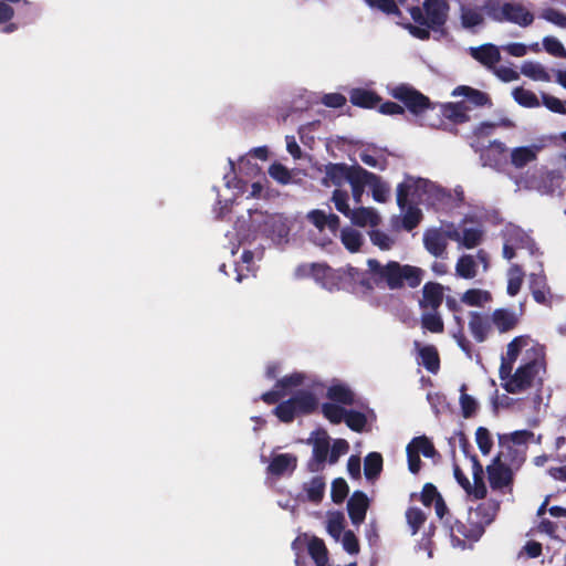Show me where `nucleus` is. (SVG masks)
Returning <instances> with one entry per match:
<instances>
[{"label":"nucleus","instance_id":"338daca9","mask_svg":"<svg viewBox=\"0 0 566 566\" xmlns=\"http://www.w3.org/2000/svg\"><path fill=\"white\" fill-rule=\"evenodd\" d=\"M492 71L503 82H513L520 78L518 72L509 66L496 67L495 65Z\"/></svg>","mask_w":566,"mask_h":566},{"label":"nucleus","instance_id":"a19ab883","mask_svg":"<svg viewBox=\"0 0 566 566\" xmlns=\"http://www.w3.org/2000/svg\"><path fill=\"white\" fill-rule=\"evenodd\" d=\"M512 95L515 102L524 107L539 106V101L532 91L525 90L523 87H515L512 92Z\"/></svg>","mask_w":566,"mask_h":566},{"label":"nucleus","instance_id":"2f4dec72","mask_svg":"<svg viewBox=\"0 0 566 566\" xmlns=\"http://www.w3.org/2000/svg\"><path fill=\"white\" fill-rule=\"evenodd\" d=\"M350 102L361 107H374L380 102V97L370 91L355 88L350 92Z\"/></svg>","mask_w":566,"mask_h":566},{"label":"nucleus","instance_id":"680f3d73","mask_svg":"<svg viewBox=\"0 0 566 566\" xmlns=\"http://www.w3.org/2000/svg\"><path fill=\"white\" fill-rule=\"evenodd\" d=\"M510 455L503 457V461L517 469L525 460V450L512 444Z\"/></svg>","mask_w":566,"mask_h":566},{"label":"nucleus","instance_id":"6e6552de","mask_svg":"<svg viewBox=\"0 0 566 566\" xmlns=\"http://www.w3.org/2000/svg\"><path fill=\"white\" fill-rule=\"evenodd\" d=\"M349 196L347 191L336 189L333 192L332 201L335 208L349 218L350 221L358 227H376L380 223V216L370 207H358L352 209L348 203Z\"/></svg>","mask_w":566,"mask_h":566},{"label":"nucleus","instance_id":"6e6d98bb","mask_svg":"<svg viewBox=\"0 0 566 566\" xmlns=\"http://www.w3.org/2000/svg\"><path fill=\"white\" fill-rule=\"evenodd\" d=\"M346 411L344 408L336 406L334 403H325L323 406V412L327 419H329L334 423H339L345 420Z\"/></svg>","mask_w":566,"mask_h":566},{"label":"nucleus","instance_id":"4468645a","mask_svg":"<svg viewBox=\"0 0 566 566\" xmlns=\"http://www.w3.org/2000/svg\"><path fill=\"white\" fill-rule=\"evenodd\" d=\"M482 265L483 271L489 269V258L486 252L480 250L475 255H462L455 265V273L462 279H473L478 275L479 266Z\"/></svg>","mask_w":566,"mask_h":566},{"label":"nucleus","instance_id":"7ed1b4c3","mask_svg":"<svg viewBox=\"0 0 566 566\" xmlns=\"http://www.w3.org/2000/svg\"><path fill=\"white\" fill-rule=\"evenodd\" d=\"M446 191L437 184L422 178L407 176L397 187V203L402 212V226L410 231L422 219L421 210L412 203L436 205L443 201Z\"/></svg>","mask_w":566,"mask_h":566},{"label":"nucleus","instance_id":"c9c22d12","mask_svg":"<svg viewBox=\"0 0 566 566\" xmlns=\"http://www.w3.org/2000/svg\"><path fill=\"white\" fill-rule=\"evenodd\" d=\"M421 325L431 333L443 332V321L438 311L424 310L421 315Z\"/></svg>","mask_w":566,"mask_h":566},{"label":"nucleus","instance_id":"39448f33","mask_svg":"<svg viewBox=\"0 0 566 566\" xmlns=\"http://www.w3.org/2000/svg\"><path fill=\"white\" fill-rule=\"evenodd\" d=\"M423 10L426 13L419 7L409 8L411 18L418 25L406 24V29L420 40L429 39L430 29H438L446 23L449 4L447 0H426L423 2Z\"/></svg>","mask_w":566,"mask_h":566},{"label":"nucleus","instance_id":"37998d69","mask_svg":"<svg viewBox=\"0 0 566 566\" xmlns=\"http://www.w3.org/2000/svg\"><path fill=\"white\" fill-rule=\"evenodd\" d=\"M467 386L463 384L460 388V406L462 410V416L464 418H471L478 410L479 403L474 397L468 395L465 392Z\"/></svg>","mask_w":566,"mask_h":566},{"label":"nucleus","instance_id":"e2e57ef3","mask_svg":"<svg viewBox=\"0 0 566 566\" xmlns=\"http://www.w3.org/2000/svg\"><path fill=\"white\" fill-rule=\"evenodd\" d=\"M541 17L551 23H554L560 28L566 29V14H564L555 9L543 10V12L541 13Z\"/></svg>","mask_w":566,"mask_h":566},{"label":"nucleus","instance_id":"774afa93","mask_svg":"<svg viewBox=\"0 0 566 566\" xmlns=\"http://www.w3.org/2000/svg\"><path fill=\"white\" fill-rule=\"evenodd\" d=\"M343 547L349 554H357L359 552V544L352 531H347L344 533L342 538Z\"/></svg>","mask_w":566,"mask_h":566},{"label":"nucleus","instance_id":"c756f323","mask_svg":"<svg viewBox=\"0 0 566 566\" xmlns=\"http://www.w3.org/2000/svg\"><path fill=\"white\" fill-rule=\"evenodd\" d=\"M416 346L419 347V356L421 364L430 373H437L439 369V356L438 352L433 346L420 347L419 343L416 342Z\"/></svg>","mask_w":566,"mask_h":566},{"label":"nucleus","instance_id":"8fccbe9b","mask_svg":"<svg viewBox=\"0 0 566 566\" xmlns=\"http://www.w3.org/2000/svg\"><path fill=\"white\" fill-rule=\"evenodd\" d=\"M482 239L481 229L474 228H465L462 230L461 244L467 249H472L476 247Z\"/></svg>","mask_w":566,"mask_h":566},{"label":"nucleus","instance_id":"4d7b16f0","mask_svg":"<svg viewBox=\"0 0 566 566\" xmlns=\"http://www.w3.org/2000/svg\"><path fill=\"white\" fill-rule=\"evenodd\" d=\"M269 175L282 185L289 184L292 179L289 169L281 164H273L269 168Z\"/></svg>","mask_w":566,"mask_h":566},{"label":"nucleus","instance_id":"c85d7f7f","mask_svg":"<svg viewBox=\"0 0 566 566\" xmlns=\"http://www.w3.org/2000/svg\"><path fill=\"white\" fill-rule=\"evenodd\" d=\"M521 73L534 81L549 82L551 76L545 70V67L538 63L533 61H526L521 66Z\"/></svg>","mask_w":566,"mask_h":566},{"label":"nucleus","instance_id":"f257e3e1","mask_svg":"<svg viewBox=\"0 0 566 566\" xmlns=\"http://www.w3.org/2000/svg\"><path fill=\"white\" fill-rule=\"evenodd\" d=\"M545 374L543 349L527 336L515 337L501 357L500 379L510 394H521L542 384Z\"/></svg>","mask_w":566,"mask_h":566},{"label":"nucleus","instance_id":"b1692460","mask_svg":"<svg viewBox=\"0 0 566 566\" xmlns=\"http://www.w3.org/2000/svg\"><path fill=\"white\" fill-rule=\"evenodd\" d=\"M460 20L464 29L474 31L475 28L481 27L484 22V14L481 7H472L461 4Z\"/></svg>","mask_w":566,"mask_h":566},{"label":"nucleus","instance_id":"ea45409f","mask_svg":"<svg viewBox=\"0 0 566 566\" xmlns=\"http://www.w3.org/2000/svg\"><path fill=\"white\" fill-rule=\"evenodd\" d=\"M327 395L332 400L337 402H342L344 405L354 403V392L344 385H334L329 387Z\"/></svg>","mask_w":566,"mask_h":566},{"label":"nucleus","instance_id":"cd10ccee","mask_svg":"<svg viewBox=\"0 0 566 566\" xmlns=\"http://www.w3.org/2000/svg\"><path fill=\"white\" fill-rule=\"evenodd\" d=\"M517 321V316L513 311L499 308L492 314V322L501 333H505L514 328Z\"/></svg>","mask_w":566,"mask_h":566},{"label":"nucleus","instance_id":"393cba45","mask_svg":"<svg viewBox=\"0 0 566 566\" xmlns=\"http://www.w3.org/2000/svg\"><path fill=\"white\" fill-rule=\"evenodd\" d=\"M469 328L478 342H484L491 328L490 319L476 312H472L470 314Z\"/></svg>","mask_w":566,"mask_h":566},{"label":"nucleus","instance_id":"9d476101","mask_svg":"<svg viewBox=\"0 0 566 566\" xmlns=\"http://www.w3.org/2000/svg\"><path fill=\"white\" fill-rule=\"evenodd\" d=\"M503 258L512 260L518 256L522 251H527L530 255H534L536 247L530 235L523 231L520 227L514 224H507L503 230Z\"/></svg>","mask_w":566,"mask_h":566},{"label":"nucleus","instance_id":"864d4df0","mask_svg":"<svg viewBox=\"0 0 566 566\" xmlns=\"http://www.w3.org/2000/svg\"><path fill=\"white\" fill-rule=\"evenodd\" d=\"M406 518L411 528V534L415 535L420 526L424 523L426 515L421 510L411 507L407 511Z\"/></svg>","mask_w":566,"mask_h":566},{"label":"nucleus","instance_id":"a878e982","mask_svg":"<svg viewBox=\"0 0 566 566\" xmlns=\"http://www.w3.org/2000/svg\"><path fill=\"white\" fill-rule=\"evenodd\" d=\"M363 176L368 179L367 186L373 192V198L378 202H386L390 197V187L375 174L367 171Z\"/></svg>","mask_w":566,"mask_h":566},{"label":"nucleus","instance_id":"c03bdc74","mask_svg":"<svg viewBox=\"0 0 566 566\" xmlns=\"http://www.w3.org/2000/svg\"><path fill=\"white\" fill-rule=\"evenodd\" d=\"M382 469V458L377 452L369 453L365 459V475L367 479H374Z\"/></svg>","mask_w":566,"mask_h":566},{"label":"nucleus","instance_id":"0e129e2a","mask_svg":"<svg viewBox=\"0 0 566 566\" xmlns=\"http://www.w3.org/2000/svg\"><path fill=\"white\" fill-rule=\"evenodd\" d=\"M543 104L552 112L558 113V114H565L566 107L564 104V101H560L559 98L548 95L546 93L542 94Z\"/></svg>","mask_w":566,"mask_h":566},{"label":"nucleus","instance_id":"09e8293b","mask_svg":"<svg viewBox=\"0 0 566 566\" xmlns=\"http://www.w3.org/2000/svg\"><path fill=\"white\" fill-rule=\"evenodd\" d=\"M453 94H464L474 105L478 106L485 105L489 102L486 94L468 86H460L455 88Z\"/></svg>","mask_w":566,"mask_h":566},{"label":"nucleus","instance_id":"4be33fe9","mask_svg":"<svg viewBox=\"0 0 566 566\" xmlns=\"http://www.w3.org/2000/svg\"><path fill=\"white\" fill-rule=\"evenodd\" d=\"M423 243L427 251L436 258L443 255L448 244L446 234L437 229H431L424 232Z\"/></svg>","mask_w":566,"mask_h":566},{"label":"nucleus","instance_id":"052dcab7","mask_svg":"<svg viewBox=\"0 0 566 566\" xmlns=\"http://www.w3.org/2000/svg\"><path fill=\"white\" fill-rule=\"evenodd\" d=\"M348 494V486L345 480L336 479L332 484V499L335 503H340Z\"/></svg>","mask_w":566,"mask_h":566},{"label":"nucleus","instance_id":"412c9836","mask_svg":"<svg viewBox=\"0 0 566 566\" xmlns=\"http://www.w3.org/2000/svg\"><path fill=\"white\" fill-rule=\"evenodd\" d=\"M368 509V497L363 492H355L347 503L349 517L355 525L364 522Z\"/></svg>","mask_w":566,"mask_h":566},{"label":"nucleus","instance_id":"603ef678","mask_svg":"<svg viewBox=\"0 0 566 566\" xmlns=\"http://www.w3.org/2000/svg\"><path fill=\"white\" fill-rule=\"evenodd\" d=\"M499 126L511 128L514 126V124L509 118H502L499 122H483L475 127L474 134L476 136H485L489 135L495 127Z\"/></svg>","mask_w":566,"mask_h":566},{"label":"nucleus","instance_id":"f704fd0d","mask_svg":"<svg viewBox=\"0 0 566 566\" xmlns=\"http://www.w3.org/2000/svg\"><path fill=\"white\" fill-rule=\"evenodd\" d=\"M308 553L314 559L316 566H324L328 562L327 549L324 542L314 537L308 543Z\"/></svg>","mask_w":566,"mask_h":566},{"label":"nucleus","instance_id":"e433bc0d","mask_svg":"<svg viewBox=\"0 0 566 566\" xmlns=\"http://www.w3.org/2000/svg\"><path fill=\"white\" fill-rule=\"evenodd\" d=\"M340 239L350 252L358 251L364 241L363 234L353 228H344L340 232Z\"/></svg>","mask_w":566,"mask_h":566},{"label":"nucleus","instance_id":"de8ad7c7","mask_svg":"<svg viewBox=\"0 0 566 566\" xmlns=\"http://www.w3.org/2000/svg\"><path fill=\"white\" fill-rule=\"evenodd\" d=\"M562 176L557 171H548L542 184L537 186H527V188H535L541 193H552L555 188L554 185H559Z\"/></svg>","mask_w":566,"mask_h":566},{"label":"nucleus","instance_id":"2eb2a0df","mask_svg":"<svg viewBox=\"0 0 566 566\" xmlns=\"http://www.w3.org/2000/svg\"><path fill=\"white\" fill-rule=\"evenodd\" d=\"M297 467V458L291 453H272L268 464V473L275 476L290 475Z\"/></svg>","mask_w":566,"mask_h":566},{"label":"nucleus","instance_id":"f03ea898","mask_svg":"<svg viewBox=\"0 0 566 566\" xmlns=\"http://www.w3.org/2000/svg\"><path fill=\"white\" fill-rule=\"evenodd\" d=\"M391 95L402 102L419 118L421 125L439 127L443 123L442 117L453 123H464L469 119L467 107L462 103L433 105L427 96L408 85L394 87Z\"/></svg>","mask_w":566,"mask_h":566},{"label":"nucleus","instance_id":"20e7f679","mask_svg":"<svg viewBox=\"0 0 566 566\" xmlns=\"http://www.w3.org/2000/svg\"><path fill=\"white\" fill-rule=\"evenodd\" d=\"M368 269L371 273V279L377 283H385L389 289H401L405 284L409 287H417L422 279L424 271L420 268L400 264L390 261L387 264H381L375 259L367 261Z\"/></svg>","mask_w":566,"mask_h":566},{"label":"nucleus","instance_id":"a18cd8bd","mask_svg":"<svg viewBox=\"0 0 566 566\" xmlns=\"http://www.w3.org/2000/svg\"><path fill=\"white\" fill-rule=\"evenodd\" d=\"M344 515L340 512L331 513L327 521V532L335 539L339 541L344 531Z\"/></svg>","mask_w":566,"mask_h":566},{"label":"nucleus","instance_id":"49530a36","mask_svg":"<svg viewBox=\"0 0 566 566\" xmlns=\"http://www.w3.org/2000/svg\"><path fill=\"white\" fill-rule=\"evenodd\" d=\"M407 447L411 450H417V453H421L427 458H431L436 453L433 444L424 436L413 438Z\"/></svg>","mask_w":566,"mask_h":566},{"label":"nucleus","instance_id":"f3484780","mask_svg":"<svg viewBox=\"0 0 566 566\" xmlns=\"http://www.w3.org/2000/svg\"><path fill=\"white\" fill-rule=\"evenodd\" d=\"M443 301V286L439 283L428 282L422 287V298L419 305L422 310L438 311Z\"/></svg>","mask_w":566,"mask_h":566},{"label":"nucleus","instance_id":"9b49d317","mask_svg":"<svg viewBox=\"0 0 566 566\" xmlns=\"http://www.w3.org/2000/svg\"><path fill=\"white\" fill-rule=\"evenodd\" d=\"M472 473H473V485L469 479L463 474L462 470L458 464H453V474L457 482L465 490L468 494H473L475 499H482L486 494V488L483 482V467L478 461L475 455L471 458Z\"/></svg>","mask_w":566,"mask_h":566},{"label":"nucleus","instance_id":"7c9ffc66","mask_svg":"<svg viewBox=\"0 0 566 566\" xmlns=\"http://www.w3.org/2000/svg\"><path fill=\"white\" fill-rule=\"evenodd\" d=\"M363 174H367V170L357 166L356 174L352 176V180L348 182L352 187V195L356 205L361 203L364 188L367 186L368 181L367 177H364Z\"/></svg>","mask_w":566,"mask_h":566},{"label":"nucleus","instance_id":"1a4fd4ad","mask_svg":"<svg viewBox=\"0 0 566 566\" xmlns=\"http://www.w3.org/2000/svg\"><path fill=\"white\" fill-rule=\"evenodd\" d=\"M300 390L289 400L280 403L275 408V415L284 422H290L294 417L313 411L318 403L317 391Z\"/></svg>","mask_w":566,"mask_h":566},{"label":"nucleus","instance_id":"dca6fc26","mask_svg":"<svg viewBox=\"0 0 566 566\" xmlns=\"http://www.w3.org/2000/svg\"><path fill=\"white\" fill-rule=\"evenodd\" d=\"M469 52L475 61H478L489 70L494 69V66L501 60V53L499 48L490 43L476 48H470Z\"/></svg>","mask_w":566,"mask_h":566},{"label":"nucleus","instance_id":"79ce46f5","mask_svg":"<svg viewBox=\"0 0 566 566\" xmlns=\"http://www.w3.org/2000/svg\"><path fill=\"white\" fill-rule=\"evenodd\" d=\"M328 269L322 264H302L295 269L296 277L313 276L318 281L322 276L326 275Z\"/></svg>","mask_w":566,"mask_h":566},{"label":"nucleus","instance_id":"aec40b11","mask_svg":"<svg viewBox=\"0 0 566 566\" xmlns=\"http://www.w3.org/2000/svg\"><path fill=\"white\" fill-rule=\"evenodd\" d=\"M307 219L319 230L327 229L333 235L336 234L339 227L338 216L326 212L324 210H312L307 214Z\"/></svg>","mask_w":566,"mask_h":566},{"label":"nucleus","instance_id":"5701e85b","mask_svg":"<svg viewBox=\"0 0 566 566\" xmlns=\"http://www.w3.org/2000/svg\"><path fill=\"white\" fill-rule=\"evenodd\" d=\"M533 432L528 430H520L509 434L499 436L500 452H506L510 455L512 444L524 448L526 443L533 438Z\"/></svg>","mask_w":566,"mask_h":566},{"label":"nucleus","instance_id":"0eeeda50","mask_svg":"<svg viewBox=\"0 0 566 566\" xmlns=\"http://www.w3.org/2000/svg\"><path fill=\"white\" fill-rule=\"evenodd\" d=\"M499 511V503L484 502L469 513L468 524H459L457 531L471 541H478L484 533L486 525L491 524Z\"/></svg>","mask_w":566,"mask_h":566},{"label":"nucleus","instance_id":"58836bf2","mask_svg":"<svg viewBox=\"0 0 566 566\" xmlns=\"http://www.w3.org/2000/svg\"><path fill=\"white\" fill-rule=\"evenodd\" d=\"M491 300V294L488 291L480 289L468 290L462 296L461 301L470 306H481Z\"/></svg>","mask_w":566,"mask_h":566},{"label":"nucleus","instance_id":"423d86ee","mask_svg":"<svg viewBox=\"0 0 566 566\" xmlns=\"http://www.w3.org/2000/svg\"><path fill=\"white\" fill-rule=\"evenodd\" d=\"M245 226L253 231H260L270 237L274 242L281 243L289 234V228L282 216H269L261 211H248V219L241 217L237 221L238 233L242 237L245 234Z\"/></svg>","mask_w":566,"mask_h":566},{"label":"nucleus","instance_id":"3c124183","mask_svg":"<svg viewBox=\"0 0 566 566\" xmlns=\"http://www.w3.org/2000/svg\"><path fill=\"white\" fill-rule=\"evenodd\" d=\"M475 440L480 451L484 455L489 454L493 447L490 431L484 427H479L475 432Z\"/></svg>","mask_w":566,"mask_h":566},{"label":"nucleus","instance_id":"69168bd1","mask_svg":"<svg viewBox=\"0 0 566 566\" xmlns=\"http://www.w3.org/2000/svg\"><path fill=\"white\" fill-rule=\"evenodd\" d=\"M348 449H349V446L346 440H343V439L336 440L329 451V458H328L329 462L332 464L336 463L338 461L339 457L347 453Z\"/></svg>","mask_w":566,"mask_h":566},{"label":"nucleus","instance_id":"f8f14e48","mask_svg":"<svg viewBox=\"0 0 566 566\" xmlns=\"http://www.w3.org/2000/svg\"><path fill=\"white\" fill-rule=\"evenodd\" d=\"M506 452H499L492 463L486 467L489 483L492 489L501 490L509 486L513 480V467L503 461Z\"/></svg>","mask_w":566,"mask_h":566},{"label":"nucleus","instance_id":"ddd939ff","mask_svg":"<svg viewBox=\"0 0 566 566\" xmlns=\"http://www.w3.org/2000/svg\"><path fill=\"white\" fill-rule=\"evenodd\" d=\"M496 21H507L522 28L531 25L534 21V14L520 3L506 2L497 12L493 13Z\"/></svg>","mask_w":566,"mask_h":566},{"label":"nucleus","instance_id":"5fc2aeb1","mask_svg":"<svg viewBox=\"0 0 566 566\" xmlns=\"http://www.w3.org/2000/svg\"><path fill=\"white\" fill-rule=\"evenodd\" d=\"M544 49L552 55L557 57H566V50L562 42L554 36L543 39Z\"/></svg>","mask_w":566,"mask_h":566},{"label":"nucleus","instance_id":"4c0bfd02","mask_svg":"<svg viewBox=\"0 0 566 566\" xmlns=\"http://www.w3.org/2000/svg\"><path fill=\"white\" fill-rule=\"evenodd\" d=\"M539 533L547 534L552 538H562L566 535V525L559 522H552L547 518H542L537 526Z\"/></svg>","mask_w":566,"mask_h":566},{"label":"nucleus","instance_id":"473e14b6","mask_svg":"<svg viewBox=\"0 0 566 566\" xmlns=\"http://www.w3.org/2000/svg\"><path fill=\"white\" fill-rule=\"evenodd\" d=\"M325 481L319 476H315L304 483V491L307 500L315 503L321 502L325 493Z\"/></svg>","mask_w":566,"mask_h":566},{"label":"nucleus","instance_id":"6ab92c4d","mask_svg":"<svg viewBox=\"0 0 566 566\" xmlns=\"http://www.w3.org/2000/svg\"><path fill=\"white\" fill-rule=\"evenodd\" d=\"M542 149L543 146L537 144L515 147L511 150V164L515 168L521 169L535 161Z\"/></svg>","mask_w":566,"mask_h":566},{"label":"nucleus","instance_id":"13d9d810","mask_svg":"<svg viewBox=\"0 0 566 566\" xmlns=\"http://www.w3.org/2000/svg\"><path fill=\"white\" fill-rule=\"evenodd\" d=\"M345 422L350 429L361 431L366 424V417L360 412L347 410Z\"/></svg>","mask_w":566,"mask_h":566},{"label":"nucleus","instance_id":"bb28decb","mask_svg":"<svg viewBox=\"0 0 566 566\" xmlns=\"http://www.w3.org/2000/svg\"><path fill=\"white\" fill-rule=\"evenodd\" d=\"M313 443V457L318 463H323L329 458V437L326 432H316L314 437L310 439Z\"/></svg>","mask_w":566,"mask_h":566},{"label":"nucleus","instance_id":"bf43d9fd","mask_svg":"<svg viewBox=\"0 0 566 566\" xmlns=\"http://www.w3.org/2000/svg\"><path fill=\"white\" fill-rule=\"evenodd\" d=\"M371 242L381 250H389L394 245V240L386 233L373 230L369 232Z\"/></svg>","mask_w":566,"mask_h":566},{"label":"nucleus","instance_id":"72a5a7b5","mask_svg":"<svg viewBox=\"0 0 566 566\" xmlns=\"http://www.w3.org/2000/svg\"><path fill=\"white\" fill-rule=\"evenodd\" d=\"M524 272L517 264H513L507 271V293L515 296L523 284Z\"/></svg>","mask_w":566,"mask_h":566},{"label":"nucleus","instance_id":"a211bd4d","mask_svg":"<svg viewBox=\"0 0 566 566\" xmlns=\"http://www.w3.org/2000/svg\"><path fill=\"white\" fill-rule=\"evenodd\" d=\"M356 167H348L343 164H329L326 166V174L324 178L325 185L342 186L344 182H349L352 180V176L356 174Z\"/></svg>","mask_w":566,"mask_h":566}]
</instances>
